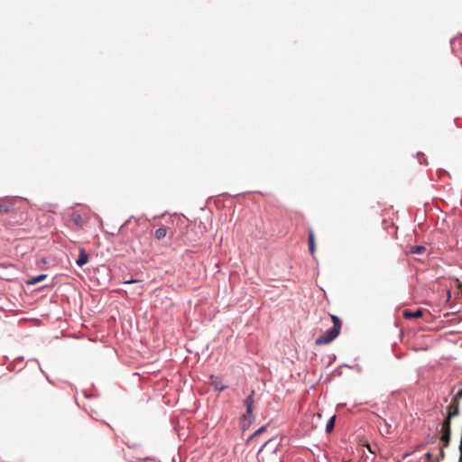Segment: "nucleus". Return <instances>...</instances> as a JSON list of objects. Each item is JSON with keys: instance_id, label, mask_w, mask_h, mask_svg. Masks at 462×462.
<instances>
[{"instance_id": "f257e3e1", "label": "nucleus", "mask_w": 462, "mask_h": 462, "mask_svg": "<svg viewBox=\"0 0 462 462\" xmlns=\"http://www.w3.org/2000/svg\"><path fill=\"white\" fill-rule=\"evenodd\" d=\"M333 328L328 329L325 334L316 339V345H326L332 342L338 335L341 329V320L335 315H331Z\"/></svg>"}, {"instance_id": "f03ea898", "label": "nucleus", "mask_w": 462, "mask_h": 462, "mask_svg": "<svg viewBox=\"0 0 462 462\" xmlns=\"http://www.w3.org/2000/svg\"><path fill=\"white\" fill-rule=\"evenodd\" d=\"M254 390L251 391V393L246 397V399L244 401V405L246 407V412L243 415L244 420H251L253 417V410H254Z\"/></svg>"}, {"instance_id": "7ed1b4c3", "label": "nucleus", "mask_w": 462, "mask_h": 462, "mask_svg": "<svg viewBox=\"0 0 462 462\" xmlns=\"http://www.w3.org/2000/svg\"><path fill=\"white\" fill-rule=\"evenodd\" d=\"M459 413V401L457 398H454L451 401V403L449 404L448 408V415L445 420H448V421H451V419Z\"/></svg>"}, {"instance_id": "20e7f679", "label": "nucleus", "mask_w": 462, "mask_h": 462, "mask_svg": "<svg viewBox=\"0 0 462 462\" xmlns=\"http://www.w3.org/2000/svg\"><path fill=\"white\" fill-rule=\"evenodd\" d=\"M450 423L448 420H444L442 423V436L441 440L444 442V446L447 447L450 439Z\"/></svg>"}, {"instance_id": "39448f33", "label": "nucleus", "mask_w": 462, "mask_h": 462, "mask_svg": "<svg viewBox=\"0 0 462 462\" xmlns=\"http://www.w3.org/2000/svg\"><path fill=\"white\" fill-rule=\"evenodd\" d=\"M402 315L405 319H418V318L422 317L423 311H422V310H417L415 311L404 310L402 312Z\"/></svg>"}, {"instance_id": "423d86ee", "label": "nucleus", "mask_w": 462, "mask_h": 462, "mask_svg": "<svg viewBox=\"0 0 462 462\" xmlns=\"http://www.w3.org/2000/svg\"><path fill=\"white\" fill-rule=\"evenodd\" d=\"M88 261V254L86 253V251L83 249V248H80L79 249V258L77 260V264L79 266H83L84 264H86Z\"/></svg>"}, {"instance_id": "0eeeda50", "label": "nucleus", "mask_w": 462, "mask_h": 462, "mask_svg": "<svg viewBox=\"0 0 462 462\" xmlns=\"http://www.w3.org/2000/svg\"><path fill=\"white\" fill-rule=\"evenodd\" d=\"M309 247L310 252L313 254L315 252V237H314V232L312 230L309 231Z\"/></svg>"}, {"instance_id": "6e6552de", "label": "nucleus", "mask_w": 462, "mask_h": 462, "mask_svg": "<svg viewBox=\"0 0 462 462\" xmlns=\"http://www.w3.org/2000/svg\"><path fill=\"white\" fill-rule=\"evenodd\" d=\"M167 235V229L166 227H160L155 230L154 232V237L158 240H161L164 238Z\"/></svg>"}, {"instance_id": "1a4fd4ad", "label": "nucleus", "mask_w": 462, "mask_h": 462, "mask_svg": "<svg viewBox=\"0 0 462 462\" xmlns=\"http://www.w3.org/2000/svg\"><path fill=\"white\" fill-rule=\"evenodd\" d=\"M47 278L46 274L31 275V285L37 284Z\"/></svg>"}, {"instance_id": "9d476101", "label": "nucleus", "mask_w": 462, "mask_h": 462, "mask_svg": "<svg viewBox=\"0 0 462 462\" xmlns=\"http://www.w3.org/2000/svg\"><path fill=\"white\" fill-rule=\"evenodd\" d=\"M426 251L423 245H415L411 247V253L414 254H422Z\"/></svg>"}, {"instance_id": "9b49d317", "label": "nucleus", "mask_w": 462, "mask_h": 462, "mask_svg": "<svg viewBox=\"0 0 462 462\" xmlns=\"http://www.w3.org/2000/svg\"><path fill=\"white\" fill-rule=\"evenodd\" d=\"M335 419L336 417L335 416H332L329 420L328 421L327 425H326V431L327 432H331L334 429V426H335Z\"/></svg>"}, {"instance_id": "f8f14e48", "label": "nucleus", "mask_w": 462, "mask_h": 462, "mask_svg": "<svg viewBox=\"0 0 462 462\" xmlns=\"http://www.w3.org/2000/svg\"><path fill=\"white\" fill-rule=\"evenodd\" d=\"M213 384H214L215 389L219 391V392L224 391L225 389H226V385L220 384V383L217 382V381H214Z\"/></svg>"}, {"instance_id": "ddd939ff", "label": "nucleus", "mask_w": 462, "mask_h": 462, "mask_svg": "<svg viewBox=\"0 0 462 462\" xmlns=\"http://www.w3.org/2000/svg\"><path fill=\"white\" fill-rule=\"evenodd\" d=\"M266 427L267 426H263L261 427L260 429H258L251 437H250V439L255 438L256 436L262 434L263 432H264L266 430Z\"/></svg>"}, {"instance_id": "4468645a", "label": "nucleus", "mask_w": 462, "mask_h": 462, "mask_svg": "<svg viewBox=\"0 0 462 462\" xmlns=\"http://www.w3.org/2000/svg\"><path fill=\"white\" fill-rule=\"evenodd\" d=\"M139 282L140 281H138V280H129V281L125 282V283L131 284V283H135V282Z\"/></svg>"}, {"instance_id": "2eb2a0df", "label": "nucleus", "mask_w": 462, "mask_h": 462, "mask_svg": "<svg viewBox=\"0 0 462 462\" xmlns=\"http://www.w3.org/2000/svg\"><path fill=\"white\" fill-rule=\"evenodd\" d=\"M460 397H462V390H460V391L457 393V396H456L455 398H457V399H458V398H460Z\"/></svg>"}, {"instance_id": "dca6fc26", "label": "nucleus", "mask_w": 462, "mask_h": 462, "mask_svg": "<svg viewBox=\"0 0 462 462\" xmlns=\"http://www.w3.org/2000/svg\"><path fill=\"white\" fill-rule=\"evenodd\" d=\"M20 360H21V361H23V356L16 357L14 361H15V362H18V361H20Z\"/></svg>"}, {"instance_id": "f3484780", "label": "nucleus", "mask_w": 462, "mask_h": 462, "mask_svg": "<svg viewBox=\"0 0 462 462\" xmlns=\"http://www.w3.org/2000/svg\"><path fill=\"white\" fill-rule=\"evenodd\" d=\"M41 263H44V264H45L47 262H46V260H45L44 258H42V259L41 260Z\"/></svg>"}, {"instance_id": "a211bd4d", "label": "nucleus", "mask_w": 462, "mask_h": 462, "mask_svg": "<svg viewBox=\"0 0 462 462\" xmlns=\"http://www.w3.org/2000/svg\"><path fill=\"white\" fill-rule=\"evenodd\" d=\"M267 443H268V441H266L265 443H263V446L262 447V448H263V447H265Z\"/></svg>"}]
</instances>
